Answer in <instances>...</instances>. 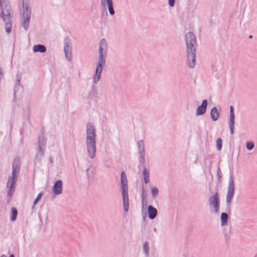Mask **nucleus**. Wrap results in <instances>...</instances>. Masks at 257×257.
Here are the masks:
<instances>
[{
	"mask_svg": "<svg viewBox=\"0 0 257 257\" xmlns=\"http://www.w3.org/2000/svg\"><path fill=\"white\" fill-rule=\"evenodd\" d=\"M185 40L186 47L187 65L189 68H193L196 64V37L192 32H189L185 34Z\"/></svg>",
	"mask_w": 257,
	"mask_h": 257,
	"instance_id": "1",
	"label": "nucleus"
},
{
	"mask_svg": "<svg viewBox=\"0 0 257 257\" xmlns=\"http://www.w3.org/2000/svg\"><path fill=\"white\" fill-rule=\"evenodd\" d=\"M107 52V43L105 39L102 38L99 43L98 64L94 76V80H98L100 78L102 68L105 63Z\"/></svg>",
	"mask_w": 257,
	"mask_h": 257,
	"instance_id": "2",
	"label": "nucleus"
},
{
	"mask_svg": "<svg viewBox=\"0 0 257 257\" xmlns=\"http://www.w3.org/2000/svg\"><path fill=\"white\" fill-rule=\"evenodd\" d=\"M95 132L92 124L88 123L86 126V149L87 154L90 159H93L95 156Z\"/></svg>",
	"mask_w": 257,
	"mask_h": 257,
	"instance_id": "3",
	"label": "nucleus"
},
{
	"mask_svg": "<svg viewBox=\"0 0 257 257\" xmlns=\"http://www.w3.org/2000/svg\"><path fill=\"white\" fill-rule=\"evenodd\" d=\"M121 191L123 199V210L127 212L129 208L128 187L126 176L124 172L121 173Z\"/></svg>",
	"mask_w": 257,
	"mask_h": 257,
	"instance_id": "4",
	"label": "nucleus"
},
{
	"mask_svg": "<svg viewBox=\"0 0 257 257\" xmlns=\"http://www.w3.org/2000/svg\"><path fill=\"white\" fill-rule=\"evenodd\" d=\"M23 13L22 19V25L24 29L27 30L30 23L31 15V10L29 7V4L27 0H23Z\"/></svg>",
	"mask_w": 257,
	"mask_h": 257,
	"instance_id": "5",
	"label": "nucleus"
},
{
	"mask_svg": "<svg viewBox=\"0 0 257 257\" xmlns=\"http://www.w3.org/2000/svg\"><path fill=\"white\" fill-rule=\"evenodd\" d=\"M11 7L8 2L4 3L2 5L1 17L4 21H10Z\"/></svg>",
	"mask_w": 257,
	"mask_h": 257,
	"instance_id": "6",
	"label": "nucleus"
},
{
	"mask_svg": "<svg viewBox=\"0 0 257 257\" xmlns=\"http://www.w3.org/2000/svg\"><path fill=\"white\" fill-rule=\"evenodd\" d=\"M209 203L210 206L212 207V212L217 213L219 209V200L217 193L216 192L213 196L210 197Z\"/></svg>",
	"mask_w": 257,
	"mask_h": 257,
	"instance_id": "7",
	"label": "nucleus"
},
{
	"mask_svg": "<svg viewBox=\"0 0 257 257\" xmlns=\"http://www.w3.org/2000/svg\"><path fill=\"white\" fill-rule=\"evenodd\" d=\"M101 7L103 10H108L109 14L113 16L114 13L112 0H100Z\"/></svg>",
	"mask_w": 257,
	"mask_h": 257,
	"instance_id": "8",
	"label": "nucleus"
},
{
	"mask_svg": "<svg viewBox=\"0 0 257 257\" xmlns=\"http://www.w3.org/2000/svg\"><path fill=\"white\" fill-rule=\"evenodd\" d=\"M234 180L233 178L230 177L228 182V187L226 195V202L228 204L231 202L232 199L234 195Z\"/></svg>",
	"mask_w": 257,
	"mask_h": 257,
	"instance_id": "9",
	"label": "nucleus"
},
{
	"mask_svg": "<svg viewBox=\"0 0 257 257\" xmlns=\"http://www.w3.org/2000/svg\"><path fill=\"white\" fill-rule=\"evenodd\" d=\"M64 52L66 59L70 62L72 59V48L71 43L69 41L64 43Z\"/></svg>",
	"mask_w": 257,
	"mask_h": 257,
	"instance_id": "10",
	"label": "nucleus"
},
{
	"mask_svg": "<svg viewBox=\"0 0 257 257\" xmlns=\"http://www.w3.org/2000/svg\"><path fill=\"white\" fill-rule=\"evenodd\" d=\"M18 171V164L17 163H14L13 164V175L11 179H9L8 186L10 185V189L12 190L17 179L16 173Z\"/></svg>",
	"mask_w": 257,
	"mask_h": 257,
	"instance_id": "11",
	"label": "nucleus"
},
{
	"mask_svg": "<svg viewBox=\"0 0 257 257\" xmlns=\"http://www.w3.org/2000/svg\"><path fill=\"white\" fill-rule=\"evenodd\" d=\"M53 191L55 196L60 195L62 192V182L60 180H57L53 187Z\"/></svg>",
	"mask_w": 257,
	"mask_h": 257,
	"instance_id": "12",
	"label": "nucleus"
},
{
	"mask_svg": "<svg viewBox=\"0 0 257 257\" xmlns=\"http://www.w3.org/2000/svg\"><path fill=\"white\" fill-rule=\"evenodd\" d=\"M207 102L206 100H204L202 104L199 106L196 109V114L197 115L203 114L206 111V109L207 107Z\"/></svg>",
	"mask_w": 257,
	"mask_h": 257,
	"instance_id": "13",
	"label": "nucleus"
},
{
	"mask_svg": "<svg viewBox=\"0 0 257 257\" xmlns=\"http://www.w3.org/2000/svg\"><path fill=\"white\" fill-rule=\"evenodd\" d=\"M148 216L151 219H154L157 214V209L151 205H149L148 207Z\"/></svg>",
	"mask_w": 257,
	"mask_h": 257,
	"instance_id": "14",
	"label": "nucleus"
},
{
	"mask_svg": "<svg viewBox=\"0 0 257 257\" xmlns=\"http://www.w3.org/2000/svg\"><path fill=\"white\" fill-rule=\"evenodd\" d=\"M33 51L35 53H45L46 51V48L45 46L42 45H35L33 47Z\"/></svg>",
	"mask_w": 257,
	"mask_h": 257,
	"instance_id": "15",
	"label": "nucleus"
},
{
	"mask_svg": "<svg viewBox=\"0 0 257 257\" xmlns=\"http://www.w3.org/2000/svg\"><path fill=\"white\" fill-rule=\"evenodd\" d=\"M138 146H139V148L140 150V153L141 157L142 159V162L143 163H144L145 152H144V143L142 141H139Z\"/></svg>",
	"mask_w": 257,
	"mask_h": 257,
	"instance_id": "16",
	"label": "nucleus"
},
{
	"mask_svg": "<svg viewBox=\"0 0 257 257\" xmlns=\"http://www.w3.org/2000/svg\"><path fill=\"white\" fill-rule=\"evenodd\" d=\"M210 115L213 120H216L219 117V113L215 107H213L210 111Z\"/></svg>",
	"mask_w": 257,
	"mask_h": 257,
	"instance_id": "17",
	"label": "nucleus"
},
{
	"mask_svg": "<svg viewBox=\"0 0 257 257\" xmlns=\"http://www.w3.org/2000/svg\"><path fill=\"white\" fill-rule=\"evenodd\" d=\"M228 216L226 213H222L221 214V225L225 226L227 224Z\"/></svg>",
	"mask_w": 257,
	"mask_h": 257,
	"instance_id": "18",
	"label": "nucleus"
},
{
	"mask_svg": "<svg viewBox=\"0 0 257 257\" xmlns=\"http://www.w3.org/2000/svg\"><path fill=\"white\" fill-rule=\"evenodd\" d=\"M143 175L144 182L146 184L148 183L149 181V173L145 168L143 169Z\"/></svg>",
	"mask_w": 257,
	"mask_h": 257,
	"instance_id": "19",
	"label": "nucleus"
},
{
	"mask_svg": "<svg viewBox=\"0 0 257 257\" xmlns=\"http://www.w3.org/2000/svg\"><path fill=\"white\" fill-rule=\"evenodd\" d=\"M5 29L8 33H10L11 31L12 24L10 21H5Z\"/></svg>",
	"mask_w": 257,
	"mask_h": 257,
	"instance_id": "20",
	"label": "nucleus"
},
{
	"mask_svg": "<svg viewBox=\"0 0 257 257\" xmlns=\"http://www.w3.org/2000/svg\"><path fill=\"white\" fill-rule=\"evenodd\" d=\"M11 212L12 215L11 216V220L12 221H15L16 219L17 215V210L15 208H12Z\"/></svg>",
	"mask_w": 257,
	"mask_h": 257,
	"instance_id": "21",
	"label": "nucleus"
},
{
	"mask_svg": "<svg viewBox=\"0 0 257 257\" xmlns=\"http://www.w3.org/2000/svg\"><path fill=\"white\" fill-rule=\"evenodd\" d=\"M216 145L218 151H220L222 148V139L218 138L216 140Z\"/></svg>",
	"mask_w": 257,
	"mask_h": 257,
	"instance_id": "22",
	"label": "nucleus"
},
{
	"mask_svg": "<svg viewBox=\"0 0 257 257\" xmlns=\"http://www.w3.org/2000/svg\"><path fill=\"white\" fill-rule=\"evenodd\" d=\"M151 193L153 197H156L159 193V190L156 187H151Z\"/></svg>",
	"mask_w": 257,
	"mask_h": 257,
	"instance_id": "23",
	"label": "nucleus"
},
{
	"mask_svg": "<svg viewBox=\"0 0 257 257\" xmlns=\"http://www.w3.org/2000/svg\"><path fill=\"white\" fill-rule=\"evenodd\" d=\"M254 144L252 142H247L246 143V148L248 150H251L254 148Z\"/></svg>",
	"mask_w": 257,
	"mask_h": 257,
	"instance_id": "24",
	"label": "nucleus"
},
{
	"mask_svg": "<svg viewBox=\"0 0 257 257\" xmlns=\"http://www.w3.org/2000/svg\"><path fill=\"white\" fill-rule=\"evenodd\" d=\"M143 250L146 254H148L149 252V245L148 243L146 242L143 245Z\"/></svg>",
	"mask_w": 257,
	"mask_h": 257,
	"instance_id": "25",
	"label": "nucleus"
},
{
	"mask_svg": "<svg viewBox=\"0 0 257 257\" xmlns=\"http://www.w3.org/2000/svg\"><path fill=\"white\" fill-rule=\"evenodd\" d=\"M234 113H229V124H234Z\"/></svg>",
	"mask_w": 257,
	"mask_h": 257,
	"instance_id": "26",
	"label": "nucleus"
},
{
	"mask_svg": "<svg viewBox=\"0 0 257 257\" xmlns=\"http://www.w3.org/2000/svg\"><path fill=\"white\" fill-rule=\"evenodd\" d=\"M42 196V193L40 192L38 194V196L36 197L35 200H34V205H35L39 201V200L41 199Z\"/></svg>",
	"mask_w": 257,
	"mask_h": 257,
	"instance_id": "27",
	"label": "nucleus"
},
{
	"mask_svg": "<svg viewBox=\"0 0 257 257\" xmlns=\"http://www.w3.org/2000/svg\"><path fill=\"white\" fill-rule=\"evenodd\" d=\"M168 5L170 7H173L175 5V0H168Z\"/></svg>",
	"mask_w": 257,
	"mask_h": 257,
	"instance_id": "28",
	"label": "nucleus"
},
{
	"mask_svg": "<svg viewBox=\"0 0 257 257\" xmlns=\"http://www.w3.org/2000/svg\"><path fill=\"white\" fill-rule=\"evenodd\" d=\"M229 124V127H230V134L232 135L234 133V124Z\"/></svg>",
	"mask_w": 257,
	"mask_h": 257,
	"instance_id": "29",
	"label": "nucleus"
},
{
	"mask_svg": "<svg viewBox=\"0 0 257 257\" xmlns=\"http://www.w3.org/2000/svg\"><path fill=\"white\" fill-rule=\"evenodd\" d=\"M229 113H233V108L232 106L229 107Z\"/></svg>",
	"mask_w": 257,
	"mask_h": 257,
	"instance_id": "30",
	"label": "nucleus"
},
{
	"mask_svg": "<svg viewBox=\"0 0 257 257\" xmlns=\"http://www.w3.org/2000/svg\"><path fill=\"white\" fill-rule=\"evenodd\" d=\"M2 76H3V71H2V69L0 68V79L2 78Z\"/></svg>",
	"mask_w": 257,
	"mask_h": 257,
	"instance_id": "31",
	"label": "nucleus"
},
{
	"mask_svg": "<svg viewBox=\"0 0 257 257\" xmlns=\"http://www.w3.org/2000/svg\"><path fill=\"white\" fill-rule=\"evenodd\" d=\"M10 257H14V255L13 254H11Z\"/></svg>",
	"mask_w": 257,
	"mask_h": 257,
	"instance_id": "32",
	"label": "nucleus"
},
{
	"mask_svg": "<svg viewBox=\"0 0 257 257\" xmlns=\"http://www.w3.org/2000/svg\"><path fill=\"white\" fill-rule=\"evenodd\" d=\"M1 257H6V255H4V254H3V255H2Z\"/></svg>",
	"mask_w": 257,
	"mask_h": 257,
	"instance_id": "33",
	"label": "nucleus"
}]
</instances>
